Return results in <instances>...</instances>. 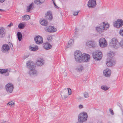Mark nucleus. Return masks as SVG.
Returning <instances> with one entry per match:
<instances>
[{
  "label": "nucleus",
  "mask_w": 123,
  "mask_h": 123,
  "mask_svg": "<svg viewBox=\"0 0 123 123\" xmlns=\"http://www.w3.org/2000/svg\"><path fill=\"white\" fill-rule=\"evenodd\" d=\"M104 27L102 26V25L100 26L96 27V31L100 33L104 31Z\"/></svg>",
  "instance_id": "412c9836"
},
{
  "label": "nucleus",
  "mask_w": 123,
  "mask_h": 123,
  "mask_svg": "<svg viewBox=\"0 0 123 123\" xmlns=\"http://www.w3.org/2000/svg\"><path fill=\"white\" fill-rule=\"evenodd\" d=\"M79 107L80 109H81L83 107V106L81 105H79Z\"/></svg>",
  "instance_id": "c03bdc74"
},
{
  "label": "nucleus",
  "mask_w": 123,
  "mask_h": 123,
  "mask_svg": "<svg viewBox=\"0 0 123 123\" xmlns=\"http://www.w3.org/2000/svg\"><path fill=\"white\" fill-rule=\"evenodd\" d=\"M74 41L72 39L70 40L68 42V45H71L74 43Z\"/></svg>",
  "instance_id": "c9c22d12"
},
{
  "label": "nucleus",
  "mask_w": 123,
  "mask_h": 123,
  "mask_svg": "<svg viewBox=\"0 0 123 123\" xmlns=\"http://www.w3.org/2000/svg\"><path fill=\"white\" fill-rule=\"evenodd\" d=\"M11 45H12V46H10V47H11L12 48H13V45L12 44H11Z\"/></svg>",
  "instance_id": "6e6d98bb"
},
{
  "label": "nucleus",
  "mask_w": 123,
  "mask_h": 123,
  "mask_svg": "<svg viewBox=\"0 0 123 123\" xmlns=\"http://www.w3.org/2000/svg\"><path fill=\"white\" fill-rule=\"evenodd\" d=\"M29 49L32 51H35L38 50V47L35 45H31L29 46Z\"/></svg>",
  "instance_id": "6ab92c4d"
},
{
  "label": "nucleus",
  "mask_w": 123,
  "mask_h": 123,
  "mask_svg": "<svg viewBox=\"0 0 123 123\" xmlns=\"http://www.w3.org/2000/svg\"><path fill=\"white\" fill-rule=\"evenodd\" d=\"M79 13L78 12H73V14L74 16L77 15Z\"/></svg>",
  "instance_id": "79ce46f5"
},
{
  "label": "nucleus",
  "mask_w": 123,
  "mask_h": 123,
  "mask_svg": "<svg viewBox=\"0 0 123 123\" xmlns=\"http://www.w3.org/2000/svg\"><path fill=\"white\" fill-rule=\"evenodd\" d=\"M6 0H0V3H1L4 2Z\"/></svg>",
  "instance_id": "de8ad7c7"
},
{
  "label": "nucleus",
  "mask_w": 123,
  "mask_h": 123,
  "mask_svg": "<svg viewBox=\"0 0 123 123\" xmlns=\"http://www.w3.org/2000/svg\"><path fill=\"white\" fill-rule=\"evenodd\" d=\"M8 70L6 69H0V73L1 74H3L7 72Z\"/></svg>",
  "instance_id": "7c9ffc66"
},
{
  "label": "nucleus",
  "mask_w": 123,
  "mask_h": 123,
  "mask_svg": "<svg viewBox=\"0 0 123 123\" xmlns=\"http://www.w3.org/2000/svg\"><path fill=\"white\" fill-rule=\"evenodd\" d=\"M96 5V1L95 0H90L87 4L88 7L91 8L94 7Z\"/></svg>",
  "instance_id": "9b49d317"
},
{
  "label": "nucleus",
  "mask_w": 123,
  "mask_h": 123,
  "mask_svg": "<svg viewBox=\"0 0 123 123\" xmlns=\"http://www.w3.org/2000/svg\"><path fill=\"white\" fill-rule=\"evenodd\" d=\"M110 45L116 49H117L119 47L117 41L114 38L112 39V41L110 42Z\"/></svg>",
  "instance_id": "20e7f679"
},
{
  "label": "nucleus",
  "mask_w": 123,
  "mask_h": 123,
  "mask_svg": "<svg viewBox=\"0 0 123 123\" xmlns=\"http://www.w3.org/2000/svg\"><path fill=\"white\" fill-rule=\"evenodd\" d=\"M47 39L48 41L50 42L52 40V37L51 36H49L47 37Z\"/></svg>",
  "instance_id": "4c0bfd02"
},
{
  "label": "nucleus",
  "mask_w": 123,
  "mask_h": 123,
  "mask_svg": "<svg viewBox=\"0 0 123 123\" xmlns=\"http://www.w3.org/2000/svg\"><path fill=\"white\" fill-rule=\"evenodd\" d=\"M103 25L102 24V26L104 27V30H106L108 29L109 27V25L108 23H106L105 22L103 23Z\"/></svg>",
  "instance_id": "b1692460"
},
{
  "label": "nucleus",
  "mask_w": 123,
  "mask_h": 123,
  "mask_svg": "<svg viewBox=\"0 0 123 123\" xmlns=\"http://www.w3.org/2000/svg\"><path fill=\"white\" fill-rule=\"evenodd\" d=\"M6 31L5 29L3 27H0V37L3 38L5 36Z\"/></svg>",
  "instance_id": "2eb2a0df"
},
{
  "label": "nucleus",
  "mask_w": 123,
  "mask_h": 123,
  "mask_svg": "<svg viewBox=\"0 0 123 123\" xmlns=\"http://www.w3.org/2000/svg\"><path fill=\"white\" fill-rule=\"evenodd\" d=\"M86 80H85V81H86Z\"/></svg>",
  "instance_id": "680f3d73"
},
{
  "label": "nucleus",
  "mask_w": 123,
  "mask_h": 123,
  "mask_svg": "<svg viewBox=\"0 0 123 123\" xmlns=\"http://www.w3.org/2000/svg\"><path fill=\"white\" fill-rule=\"evenodd\" d=\"M106 64L108 67L111 66L113 65V63L111 60L110 59L106 62Z\"/></svg>",
  "instance_id": "c85d7f7f"
},
{
  "label": "nucleus",
  "mask_w": 123,
  "mask_h": 123,
  "mask_svg": "<svg viewBox=\"0 0 123 123\" xmlns=\"http://www.w3.org/2000/svg\"><path fill=\"white\" fill-rule=\"evenodd\" d=\"M29 56V55H28V56H24V58L25 59H26Z\"/></svg>",
  "instance_id": "603ef678"
},
{
  "label": "nucleus",
  "mask_w": 123,
  "mask_h": 123,
  "mask_svg": "<svg viewBox=\"0 0 123 123\" xmlns=\"http://www.w3.org/2000/svg\"><path fill=\"white\" fill-rule=\"evenodd\" d=\"M111 53H110L109 54V55H111Z\"/></svg>",
  "instance_id": "13d9d810"
},
{
  "label": "nucleus",
  "mask_w": 123,
  "mask_h": 123,
  "mask_svg": "<svg viewBox=\"0 0 123 123\" xmlns=\"http://www.w3.org/2000/svg\"><path fill=\"white\" fill-rule=\"evenodd\" d=\"M119 105H118V106H119V107L121 108L122 105L120 104H119Z\"/></svg>",
  "instance_id": "5fc2aeb1"
},
{
  "label": "nucleus",
  "mask_w": 123,
  "mask_h": 123,
  "mask_svg": "<svg viewBox=\"0 0 123 123\" xmlns=\"http://www.w3.org/2000/svg\"><path fill=\"white\" fill-rule=\"evenodd\" d=\"M30 18L29 16L27 15H25L23 16L22 17V19L23 20H28Z\"/></svg>",
  "instance_id": "5701e85b"
},
{
  "label": "nucleus",
  "mask_w": 123,
  "mask_h": 123,
  "mask_svg": "<svg viewBox=\"0 0 123 123\" xmlns=\"http://www.w3.org/2000/svg\"><path fill=\"white\" fill-rule=\"evenodd\" d=\"M64 98H67L68 97V95H64Z\"/></svg>",
  "instance_id": "09e8293b"
},
{
  "label": "nucleus",
  "mask_w": 123,
  "mask_h": 123,
  "mask_svg": "<svg viewBox=\"0 0 123 123\" xmlns=\"http://www.w3.org/2000/svg\"><path fill=\"white\" fill-rule=\"evenodd\" d=\"M78 30V29L77 28H76L75 29V32H76L77 31V30Z\"/></svg>",
  "instance_id": "3c124183"
},
{
  "label": "nucleus",
  "mask_w": 123,
  "mask_h": 123,
  "mask_svg": "<svg viewBox=\"0 0 123 123\" xmlns=\"http://www.w3.org/2000/svg\"><path fill=\"white\" fill-rule=\"evenodd\" d=\"M84 96L85 98H88L89 97L88 93L86 92H84Z\"/></svg>",
  "instance_id": "72a5a7b5"
},
{
  "label": "nucleus",
  "mask_w": 123,
  "mask_h": 123,
  "mask_svg": "<svg viewBox=\"0 0 123 123\" xmlns=\"http://www.w3.org/2000/svg\"><path fill=\"white\" fill-rule=\"evenodd\" d=\"M83 69V68L82 66H81L80 68H78L76 69V70L80 72Z\"/></svg>",
  "instance_id": "473e14b6"
},
{
  "label": "nucleus",
  "mask_w": 123,
  "mask_h": 123,
  "mask_svg": "<svg viewBox=\"0 0 123 123\" xmlns=\"http://www.w3.org/2000/svg\"><path fill=\"white\" fill-rule=\"evenodd\" d=\"M25 27L24 25L22 23H20L18 25V27L20 29H22Z\"/></svg>",
  "instance_id": "c756f323"
},
{
  "label": "nucleus",
  "mask_w": 123,
  "mask_h": 123,
  "mask_svg": "<svg viewBox=\"0 0 123 123\" xmlns=\"http://www.w3.org/2000/svg\"><path fill=\"white\" fill-rule=\"evenodd\" d=\"M78 100L80 101V100L82 99H83V98L81 97H79L78 98Z\"/></svg>",
  "instance_id": "37998d69"
},
{
  "label": "nucleus",
  "mask_w": 123,
  "mask_h": 123,
  "mask_svg": "<svg viewBox=\"0 0 123 123\" xmlns=\"http://www.w3.org/2000/svg\"><path fill=\"white\" fill-rule=\"evenodd\" d=\"M33 8L32 4H31L27 7V12H29L31 10H32Z\"/></svg>",
  "instance_id": "bb28decb"
},
{
  "label": "nucleus",
  "mask_w": 123,
  "mask_h": 123,
  "mask_svg": "<svg viewBox=\"0 0 123 123\" xmlns=\"http://www.w3.org/2000/svg\"><path fill=\"white\" fill-rule=\"evenodd\" d=\"M45 31L46 32H55L56 31V29L52 26H48L44 28Z\"/></svg>",
  "instance_id": "1a4fd4ad"
},
{
  "label": "nucleus",
  "mask_w": 123,
  "mask_h": 123,
  "mask_svg": "<svg viewBox=\"0 0 123 123\" xmlns=\"http://www.w3.org/2000/svg\"><path fill=\"white\" fill-rule=\"evenodd\" d=\"M119 34L120 35L123 36V28H121L119 31Z\"/></svg>",
  "instance_id": "e433bc0d"
},
{
  "label": "nucleus",
  "mask_w": 123,
  "mask_h": 123,
  "mask_svg": "<svg viewBox=\"0 0 123 123\" xmlns=\"http://www.w3.org/2000/svg\"><path fill=\"white\" fill-rule=\"evenodd\" d=\"M43 64V60L41 58H40L36 62V64L38 66H42Z\"/></svg>",
  "instance_id": "4be33fe9"
},
{
  "label": "nucleus",
  "mask_w": 123,
  "mask_h": 123,
  "mask_svg": "<svg viewBox=\"0 0 123 123\" xmlns=\"http://www.w3.org/2000/svg\"><path fill=\"white\" fill-rule=\"evenodd\" d=\"M6 121H2L1 122V123H6Z\"/></svg>",
  "instance_id": "8fccbe9b"
},
{
  "label": "nucleus",
  "mask_w": 123,
  "mask_h": 123,
  "mask_svg": "<svg viewBox=\"0 0 123 123\" xmlns=\"http://www.w3.org/2000/svg\"><path fill=\"white\" fill-rule=\"evenodd\" d=\"M110 112V113L112 115H114V113L113 112V110L111 109V108H110L109 110Z\"/></svg>",
  "instance_id": "a19ab883"
},
{
  "label": "nucleus",
  "mask_w": 123,
  "mask_h": 123,
  "mask_svg": "<svg viewBox=\"0 0 123 123\" xmlns=\"http://www.w3.org/2000/svg\"><path fill=\"white\" fill-rule=\"evenodd\" d=\"M46 18L50 20H52V16L51 12L50 11L47 12L46 15L45 16Z\"/></svg>",
  "instance_id": "a211bd4d"
},
{
  "label": "nucleus",
  "mask_w": 123,
  "mask_h": 123,
  "mask_svg": "<svg viewBox=\"0 0 123 123\" xmlns=\"http://www.w3.org/2000/svg\"><path fill=\"white\" fill-rule=\"evenodd\" d=\"M87 115L86 113H80L78 116V121L80 123H82L87 120Z\"/></svg>",
  "instance_id": "7ed1b4c3"
},
{
  "label": "nucleus",
  "mask_w": 123,
  "mask_h": 123,
  "mask_svg": "<svg viewBox=\"0 0 123 123\" xmlns=\"http://www.w3.org/2000/svg\"><path fill=\"white\" fill-rule=\"evenodd\" d=\"M17 35L18 40L19 41H20L21 40L22 37V33L21 32H18L17 33Z\"/></svg>",
  "instance_id": "393cba45"
},
{
  "label": "nucleus",
  "mask_w": 123,
  "mask_h": 123,
  "mask_svg": "<svg viewBox=\"0 0 123 123\" xmlns=\"http://www.w3.org/2000/svg\"><path fill=\"white\" fill-rule=\"evenodd\" d=\"M86 44L89 47L92 48H94L97 45L96 43L94 41H88Z\"/></svg>",
  "instance_id": "f8f14e48"
},
{
  "label": "nucleus",
  "mask_w": 123,
  "mask_h": 123,
  "mask_svg": "<svg viewBox=\"0 0 123 123\" xmlns=\"http://www.w3.org/2000/svg\"><path fill=\"white\" fill-rule=\"evenodd\" d=\"M14 88L13 85L11 83H8L6 86V90L8 92L12 93Z\"/></svg>",
  "instance_id": "0eeeda50"
},
{
  "label": "nucleus",
  "mask_w": 123,
  "mask_h": 123,
  "mask_svg": "<svg viewBox=\"0 0 123 123\" xmlns=\"http://www.w3.org/2000/svg\"><path fill=\"white\" fill-rule=\"evenodd\" d=\"M44 1V0H36L35 1V3L37 5H40Z\"/></svg>",
  "instance_id": "a878e982"
},
{
  "label": "nucleus",
  "mask_w": 123,
  "mask_h": 123,
  "mask_svg": "<svg viewBox=\"0 0 123 123\" xmlns=\"http://www.w3.org/2000/svg\"><path fill=\"white\" fill-rule=\"evenodd\" d=\"M53 2L54 4V5H55V7L56 8H58L59 7L56 5V4H55V3L53 1Z\"/></svg>",
  "instance_id": "a18cd8bd"
},
{
  "label": "nucleus",
  "mask_w": 123,
  "mask_h": 123,
  "mask_svg": "<svg viewBox=\"0 0 123 123\" xmlns=\"http://www.w3.org/2000/svg\"><path fill=\"white\" fill-rule=\"evenodd\" d=\"M34 40L37 44H40L43 42V38L42 37L39 35H37L34 37Z\"/></svg>",
  "instance_id": "9d476101"
},
{
  "label": "nucleus",
  "mask_w": 123,
  "mask_h": 123,
  "mask_svg": "<svg viewBox=\"0 0 123 123\" xmlns=\"http://www.w3.org/2000/svg\"><path fill=\"white\" fill-rule=\"evenodd\" d=\"M114 26L119 28L123 25V20L121 19H117L114 22Z\"/></svg>",
  "instance_id": "39448f33"
},
{
  "label": "nucleus",
  "mask_w": 123,
  "mask_h": 123,
  "mask_svg": "<svg viewBox=\"0 0 123 123\" xmlns=\"http://www.w3.org/2000/svg\"><path fill=\"white\" fill-rule=\"evenodd\" d=\"M119 47L123 48V39H122L119 43Z\"/></svg>",
  "instance_id": "f704fd0d"
},
{
  "label": "nucleus",
  "mask_w": 123,
  "mask_h": 123,
  "mask_svg": "<svg viewBox=\"0 0 123 123\" xmlns=\"http://www.w3.org/2000/svg\"><path fill=\"white\" fill-rule=\"evenodd\" d=\"M99 45L101 47L104 48L107 45V42L104 38H101L99 40Z\"/></svg>",
  "instance_id": "423d86ee"
},
{
  "label": "nucleus",
  "mask_w": 123,
  "mask_h": 123,
  "mask_svg": "<svg viewBox=\"0 0 123 123\" xmlns=\"http://www.w3.org/2000/svg\"><path fill=\"white\" fill-rule=\"evenodd\" d=\"M5 11L3 10L0 9V12H2V11L4 12V11Z\"/></svg>",
  "instance_id": "864d4df0"
},
{
  "label": "nucleus",
  "mask_w": 123,
  "mask_h": 123,
  "mask_svg": "<svg viewBox=\"0 0 123 123\" xmlns=\"http://www.w3.org/2000/svg\"><path fill=\"white\" fill-rule=\"evenodd\" d=\"M92 56L95 60L98 61L101 59L102 56V54L101 51L99 50H97L93 52Z\"/></svg>",
  "instance_id": "f03ea898"
},
{
  "label": "nucleus",
  "mask_w": 123,
  "mask_h": 123,
  "mask_svg": "<svg viewBox=\"0 0 123 123\" xmlns=\"http://www.w3.org/2000/svg\"><path fill=\"white\" fill-rule=\"evenodd\" d=\"M68 47H69L68 46Z\"/></svg>",
  "instance_id": "bf43d9fd"
},
{
  "label": "nucleus",
  "mask_w": 123,
  "mask_h": 123,
  "mask_svg": "<svg viewBox=\"0 0 123 123\" xmlns=\"http://www.w3.org/2000/svg\"><path fill=\"white\" fill-rule=\"evenodd\" d=\"M68 47H69L68 46Z\"/></svg>",
  "instance_id": "052dcab7"
},
{
  "label": "nucleus",
  "mask_w": 123,
  "mask_h": 123,
  "mask_svg": "<svg viewBox=\"0 0 123 123\" xmlns=\"http://www.w3.org/2000/svg\"><path fill=\"white\" fill-rule=\"evenodd\" d=\"M68 93L69 95H70L71 94V89L70 88H68Z\"/></svg>",
  "instance_id": "58836bf2"
},
{
  "label": "nucleus",
  "mask_w": 123,
  "mask_h": 123,
  "mask_svg": "<svg viewBox=\"0 0 123 123\" xmlns=\"http://www.w3.org/2000/svg\"><path fill=\"white\" fill-rule=\"evenodd\" d=\"M14 104V103L12 101L9 102L7 104V105H9L10 106H12V105Z\"/></svg>",
  "instance_id": "ea45409f"
},
{
  "label": "nucleus",
  "mask_w": 123,
  "mask_h": 123,
  "mask_svg": "<svg viewBox=\"0 0 123 123\" xmlns=\"http://www.w3.org/2000/svg\"><path fill=\"white\" fill-rule=\"evenodd\" d=\"M74 55L75 61L77 62L81 63L82 62L83 54L81 52L79 51H76L74 53Z\"/></svg>",
  "instance_id": "f257e3e1"
},
{
  "label": "nucleus",
  "mask_w": 123,
  "mask_h": 123,
  "mask_svg": "<svg viewBox=\"0 0 123 123\" xmlns=\"http://www.w3.org/2000/svg\"><path fill=\"white\" fill-rule=\"evenodd\" d=\"M40 24L43 25L45 26L48 24V23L46 20H43L41 21L40 22Z\"/></svg>",
  "instance_id": "cd10ccee"
},
{
  "label": "nucleus",
  "mask_w": 123,
  "mask_h": 123,
  "mask_svg": "<svg viewBox=\"0 0 123 123\" xmlns=\"http://www.w3.org/2000/svg\"><path fill=\"white\" fill-rule=\"evenodd\" d=\"M26 65L28 68L30 69H33V68H34V67H35L34 62L32 61H31L28 62L27 63H26Z\"/></svg>",
  "instance_id": "f3484780"
},
{
  "label": "nucleus",
  "mask_w": 123,
  "mask_h": 123,
  "mask_svg": "<svg viewBox=\"0 0 123 123\" xmlns=\"http://www.w3.org/2000/svg\"><path fill=\"white\" fill-rule=\"evenodd\" d=\"M43 47L46 49H49L51 48L52 46L49 43H47L43 44Z\"/></svg>",
  "instance_id": "aec40b11"
},
{
  "label": "nucleus",
  "mask_w": 123,
  "mask_h": 123,
  "mask_svg": "<svg viewBox=\"0 0 123 123\" xmlns=\"http://www.w3.org/2000/svg\"><path fill=\"white\" fill-rule=\"evenodd\" d=\"M82 62H87L90 59V56L89 55L84 53L83 54Z\"/></svg>",
  "instance_id": "ddd939ff"
},
{
  "label": "nucleus",
  "mask_w": 123,
  "mask_h": 123,
  "mask_svg": "<svg viewBox=\"0 0 123 123\" xmlns=\"http://www.w3.org/2000/svg\"><path fill=\"white\" fill-rule=\"evenodd\" d=\"M101 88L105 91H106L109 88H108L106 86H101Z\"/></svg>",
  "instance_id": "2f4dec72"
},
{
  "label": "nucleus",
  "mask_w": 123,
  "mask_h": 123,
  "mask_svg": "<svg viewBox=\"0 0 123 123\" xmlns=\"http://www.w3.org/2000/svg\"><path fill=\"white\" fill-rule=\"evenodd\" d=\"M111 70L108 69H106L103 71V74L106 77H109L111 75Z\"/></svg>",
  "instance_id": "dca6fc26"
},
{
  "label": "nucleus",
  "mask_w": 123,
  "mask_h": 123,
  "mask_svg": "<svg viewBox=\"0 0 123 123\" xmlns=\"http://www.w3.org/2000/svg\"><path fill=\"white\" fill-rule=\"evenodd\" d=\"M29 71V75L31 76H36L37 75V71L34 69V68L33 69H30Z\"/></svg>",
  "instance_id": "4468645a"
},
{
  "label": "nucleus",
  "mask_w": 123,
  "mask_h": 123,
  "mask_svg": "<svg viewBox=\"0 0 123 123\" xmlns=\"http://www.w3.org/2000/svg\"><path fill=\"white\" fill-rule=\"evenodd\" d=\"M12 25L13 24L12 23H11L10 24L8 25V26L10 27H11V26H12Z\"/></svg>",
  "instance_id": "49530a36"
},
{
  "label": "nucleus",
  "mask_w": 123,
  "mask_h": 123,
  "mask_svg": "<svg viewBox=\"0 0 123 123\" xmlns=\"http://www.w3.org/2000/svg\"><path fill=\"white\" fill-rule=\"evenodd\" d=\"M9 75V73H7V74L6 75H7L8 76Z\"/></svg>",
  "instance_id": "4d7b16f0"
},
{
  "label": "nucleus",
  "mask_w": 123,
  "mask_h": 123,
  "mask_svg": "<svg viewBox=\"0 0 123 123\" xmlns=\"http://www.w3.org/2000/svg\"><path fill=\"white\" fill-rule=\"evenodd\" d=\"M9 49V46L7 44H4L2 46L1 51L3 53H9L8 51Z\"/></svg>",
  "instance_id": "6e6552de"
}]
</instances>
